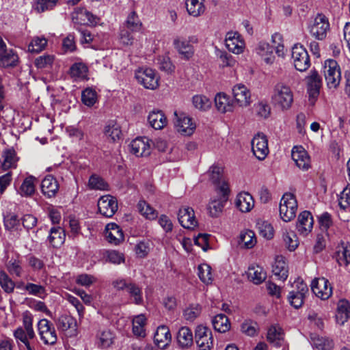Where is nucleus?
<instances>
[{"instance_id": "f257e3e1", "label": "nucleus", "mask_w": 350, "mask_h": 350, "mask_svg": "<svg viewBox=\"0 0 350 350\" xmlns=\"http://www.w3.org/2000/svg\"><path fill=\"white\" fill-rule=\"evenodd\" d=\"M271 102L275 107L281 111L288 110L293 103V93L290 87L277 83L271 94Z\"/></svg>"}, {"instance_id": "f03ea898", "label": "nucleus", "mask_w": 350, "mask_h": 350, "mask_svg": "<svg viewBox=\"0 0 350 350\" xmlns=\"http://www.w3.org/2000/svg\"><path fill=\"white\" fill-rule=\"evenodd\" d=\"M297 210V202L295 196L291 193L283 195L279 207L281 219L288 222L295 218Z\"/></svg>"}, {"instance_id": "7ed1b4c3", "label": "nucleus", "mask_w": 350, "mask_h": 350, "mask_svg": "<svg viewBox=\"0 0 350 350\" xmlns=\"http://www.w3.org/2000/svg\"><path fill=\"white\" fill-rule=\"evenodd\" d=\"M308 29L312 37L319 40H323L329 30L328 18L323 14H318L310 23Z\"/></svg>"}, {"instance_id": "20e7f679", "label": "nucleus", "mask_w": 350, "mask_h": 350, "mask_svg": "<svg viewBox=\"0 0 350 350\" xmlns=\"http://www.w3.org/2000/svg\"><path fill=\"white\" fill-rule=\"evenodd\" d=\"M323 72L327 85L329 88H336L340 83L341 73L336 61L327 59L323 66Z\"/></svg>"}, {"instance_id": "39448f33", "label": "nucleus", "mask_w": 350, "mask_h": 350, "mask_svg": "<svg viewBox=\"0 0 350 350\" xmlns=\"http://www.w3.org/2000/svg\"><path fill=\"white\" fill-rule=\"evenodd\" d=\"M194 338L199 350H211L213 347V333L206 326L197 325L195 329Z\"/></svg>"}, {"instance_id": "423d86ee", "label": "nucleus", "mask_w": 350, "mask_h": 350, "mask_svg": "<svg viewBox=\"0 0 350 350\" xmlns=\"http://www.w3.org/2000/svg\"><path fill=\"white\" fill-rule=\"evenodd\" d=\"M38 330L40 340L44 345H53L57 342V336L53 323L46 319L38 323Z\"/></svg>"}, {"instance_id": "0eeeda50", "label": "nucleus", "mask_w": 350, "mask_h": 350, "mask_svg": "<svg viewBox=\"0 0 350 350\" xmlns=\"http://www.w3.org/2000/svg\"><path fill=\"white\" fill-rule=\"evenodd\" d=\"M135 78L146 89L155 90L159 86V77L152 68H139L135 72Z\"/></svg>"}, {"instance_id": "6e6552de", "label": "nucleus", "mask_w": 350, "mask_h": 350, "mask_svg": "<svg viewBox=\"0 0 350 350\" xmlns=\"http://www.w3.org/2000/svg\"><path fill=\"white\" fill-rule=\"evenodd\" d=\"M291 57L295 68L299 71L304 72L310 66V60L308 51L301 44H295L292 48Z\"/></svg>"}, {"instance_id": "1a4fd4ad", "label": "nucleus", "mask_w": 350, "mask_h": 350, "mask_svg": "<svg viewBox=\"0 0 350 350\" xmlns=\"http://www.w3.org/2000/svg\"><path fill=\"white\" fill-rule=\"evenodd\" d=\"M310 286L312 293L322 300L328 299L332 295V286L325 278H314Z\"/></svg>"}, {"instance_id": "9d476101", "label": "nucleus", "mask_w": 350, "mask_h": 350, "mask_svg": "<svg viewBox=\"0 0 350 350\" xmlns=\"http://www.w3.org/2000/svg\"><path fill=\"white\" fill-rule=\"evenodd\" d=\"M296 288L289 292L288 300L295 308H300L303 304L306 294L308 292L307 284L303 281L295 282Z\"/></svg>"}, {"instance_id": "9b49d317", "label": "nucleus", "mask_w": 350, "mask_h": 350, "mask_svg": "<svg viewBox=\"0 0 350 350\" xmlns=\"http://www.w3.org/2000/svg\"><path fill=\"white\" fill-rule=\"evenodd\" d=\"M116 335L109 328L99 326L95 334V344L100 349H107L114 342Z\"/></svg>"}, {"instance_id": "f8f14e48", "label": "nucleus", "mask_w": 350, "mask_h": 350, "mask_svg": "<svg viewBox=\"0 0 350 350\" xmlns=\"http://www.w3.org/2000/svg\"><path fill=\"white\" fill-rule=\"evenodd\" d=\"M252 150L258 159H265L269 153L268 141L265 135L258 133L254 137L252 140Z\"/></svg>"}, {"instance_id": "ddd939ff", "label": "nucleus", "mask_w": 350, "mask_h": 350, "mask_svg": "<svg viewBox=\"0 0 350 350\" xmlns=\"http://www.w3.org/2000/svg\"><path fill=\"white\" fill-rule=\"evenodd\" d=\"M174 126L176 131L182 135H191L196 129V124L192 122L191 118L185 113L177 111L174 112Z\"/></svg>"}, {"instance_id": "4468645a", "label": "nucleus", "mask_w": 350, "mask_h": 350, "mask_svg": "<svg viewBox=\"0 0 350 350\" xmlns=\"http://www.w3.org/2000/svg\"><path fill=\"white\" fill-rule=\"evenodd\" d=\"M306 80L309 101L312 105H314L319 95L320 88L322 85L321 78L317 71L312 70L310 75L307 77Z\"/></svg>"}, {"instance_id": "2eb2a0df", "label": "nucleus", "mask_w": 350, "mask_h": 350, "mask_svg": "<svg viewBox=\"0 0 350 350\" xmlns=\"http://www.w3.org/2000/svg\"><path fill=\"white\" fill-rule=\"evenodd\" d=\"M98 208L102 215L111 217L118 210L117 200L111 195L103 196L98 201Z\"/></svg>"}, {"instance_id": "dca6fc26", "label": "nucleus", "mask_w": 350, "mask_h": 350, "mask_svg": "<svg viewBox=\"0 0 350 350\" xmlns=\"http://www.w3.org/2000/svg\"><path fill=\"white\" fill-rule=\"evenodd\" d=\"M130 152L137 157H146L150 154V141L147 137H137L130 145Z\"/></svg>"}, {"instance_id": "f3484780", "label": "nucleus", "mask_w": 350, "mask_h": 350, "mask_svg": "<svg viewBox=\"0 0 350 350\" xmlns=\"http://www.w3.org/2000/svg\"><path fill=\"white\" fill-rule=\"evenodd\" d=\"M18 60L17 54L12 50H8L6 45L0 37V66L14 67Z\"/></svg>"}, {"instance_id": "a211bd4d", "label": "nucleus", "mask_w": 350, "mask_h": 350, "mask_svg": "<svg viewBox=\"0 0 350 350\" xmlns=\"http://www.w3.org/2000/svg\"><path fill=\"white\" fill-rule=\"evenodd\" d=\"M291 156L296 165L302 170L310 167V158L307 151L302 146H295L292 149Z\"/></svg>"}, {"instance_id": "6ab92c4d", "label": "nucleus", "mask_w": 350, "mask_h": 350, "mask_svg": "<svg viewBox=\"0 0 350 350\" xmlns=\"http://www.w3.org/2000/svg\"><path fill=\"white\" fill-rule=\"evenodd\" d=\"M178 219L180 224L187 229H193L198 224L194 211L191 207H181L178 211Z\"/></svg>"}, {"instance_id": "aec40b11", "label": "nucleus", "mask_w": 350, "mask_h": 350, "mask_svg": "<svg viewBox=\"0 0 350 350\" xmlns=\"http://www.w3.org/2000/svg\"><path fill=\"white\" fill-rule=\"evenodd\" d=\"M232 94L235 102L240 107H247L251 103V94L247 88L241 83L235 85L232 88Z\"/></svg>"}, {"instance_id": "412c9836", "label": "nucleus", "mask_w": 350, "mask_h": 350, "mask_svg": "<svg viewBox=\"0 0 350 350\" xmlns=\"http://www.w3.org/2000/svg\"><path fill=\"white\" fill-rule=\"evenodd\" d=\"M225 42L227 49L233 53L240 54L243 52L245 44L239 33L228 32Z\"/></svg>"}, {"instance_id": "4be33fe9", "label": "nucleus", "mask_w": 350, "mask_h": 350, "mask_svg": "<svg viewBox=\"0 0 350 350\" xmlns=\"http://www.w3.org/2000/svg\"><path fill=\"white\" fill-rule=\"evenodd\" d=\"M19 158L16 155V151L10 148L3 150L0 159L1 167L6 171L10 169L16 168Z\"/></svg>"}, {"instance_id": "5701e85b", "label": "nucleus", "mask_w": 350, "mask_h": 350, "mask_svg": "<svg viewBox=\"0 0 350 350\" xmlns=\"http://www.w3.org/2000/svg\"><path fill=\"white\" fill-rule=\"evenodd\" d=\"M172 340V335L170 329L166 325H160L157 327L154 336V342L160 349H164Z\"/></svg>"}, {"instance_id": "b1692460", "label": "nucleus", "mask_w": 350, "mask_h": 350, "mask_svg": "<svg viewBox=\"0 0 350 350\" xmlns=\"http://www.w3.org/2000/svg\"><path fill=\"white\" fill-rule=\"evenodd\" d=\"M256 51L266 64L271 65L274 62L273 46L269 43L260 42L256 48Z\"/></svg>"}, {"instance_id": "393cba45", "label": "nucleus", "mask_w": 350, "mask_h": 350, "mask_svg": "<svg viewBox=\"0 0 350 350\" xmlns=\"http://www.w3.org/2000/svg\"><path fill=\"white\" fill-rule=\"evenodd\" d=\"M41 190L46 197H54L59 190V184L56 178L51 175L45 176L41 183Z\"/></svg>"}, {"instance_id": "a878e982", "label": "nucleus", "mask_w": 350, "mask_h": 350, "mask_svg": "<svg viewBox=\"0 0 350 350\" xmlns=\"http://www.w3.org/2000/svg\"><path fill=\"white\" fill-rule=\"evenodd\" d=\"M313 227V218L310 212L304 211L298 217L297 228L300 234L306 235Z\"/></svg>"}, {"instance_id": "bb28decb", "label": "nucleus", "mask_w": 350, "mask_h": 350, "mask_svg": "<svg viewBox=\"0 0 350 350\" xmlns=\"http://www.w3.org/2000/svg\"><path fill=\"white\" fill-rule=\"evenodd\" d=\"M105 230L106 237L109 243L118 245L124 240L123 232L116 224H108L106 226Z\"/></svg>"}, {"instance_id": "cd10ccee", "label": "nucleus", "mask_w": 350, "mask_h": 350, "mask_svg": "<svg viewBox=\"0 0 350 350\" xmlns=\"http://www.w3.org/2000/svg\"><path fill=\"white\" fill-rule=\"evenodd\" d=\"M237 207L243 213L250 211L254 206V200L248 192L239 193L236 199Z\"/></svg>"}, {"instance_id": "c85d7f7f", "label": "nucleus", "mask_w": 350, "mask_h": 350, "mask_svg": "<svg viewBox=\"0 0 350 350\" xmlns=\"http://www.w3.org/2000/svg\"><path fill=\"white\" fill-rule=\"evenodd\" d=\"M148 122L151 127L156 130L163 129L167 123V118L161 110H152L148 116Z\"/></svg>"}, {"instance_id": "c756f323", "label": "nucleus", "mask_w": 350, "mask_h": 350, "mask_svg": "<svg viewBox=\"0 0 350 350\" xmlns=\"http://www.w3.org/2000/svg\"><path fill=\"white\" fill-rule=\"evenodd\" d=\"M178 345L182 349H187L193 344V336L190 328L186 326L181 327L176 336Z\"/></svg>"}, {"instance_id": "7c9ffc66", "label": "nucleus", "mask_w": 350, "mask_h": 350, "mask_svg": "<svg viewBox=\"0 0 350 350\" xmlns=\"http://www.w3.org/2000/svg\"><path fill=\"white\" fill-rule=\"evenodd\" d=\"M272 271L278 279L284 281L288 278V267L282 256H277L272 265Z\"/></svg>"}, {"instance_id": "2f4dec72", "label": "nucleus", "mask_w": 350, "mask_h": 350, "mask_svg": "<svg viewBox=\"0 0 350 350\" xmlns=\"http://www.w3.org/2000/svg\"><path fill=\"white\" fill-rule=\"evenodd\" d=\"M65 239L66 233L62 228L57 226L50 229L48 240L53 247H60L64 243Z\"/></svg>"}, {"instance_id": "473e14b6", "label": "nucleus", "mask_w": 350, "mask_h": 350, "mask_svg": "<svg viewBox=\"0 0 350 350\" xmlns=\"http://www.w3.org/2000/svg\"><path fill=\"white\" fill-rule=\"evenodd\" d=\"M248 278L255 284H261L267 278L263 268L258 265H252L248 268Z\"/></svg>"}, {"instance_id": "72a5a7b5", "label": "nucleus", "mask_w": 350, "mask_h": 350, "mask_svg": "<svg viewBox=\"0 0 350 350\" xmlns=\"http://www.w3.org/2000/svg\"><path fill=\"white\" fill-rule=\"evenodd\" d=\"M284 332L280 326L273 325L270 326L267 331V339L275 346H280L281 341L283 340Z\"/></svg>"}, {"instance_id": "f704fd0d", "label": "nucleus", "mask_w": 350, "mask_h": 350, "mask_svg": "<svg viewBox=\"0 0 350 350\" xmlns=\"http://www.w3.org/2000/svg\"><path fill=\"white\" fill-rule=\"evenodd\" d=\"M336 260L340 266L350 265V244L341 243L336 252Z\"/></svg>"}, {"instance_id": "c9c22d12", "label": "nucleus", "mask_w": 350, "mask_h": 350, "mask_svg": "<svg viewBox=\"0 0 350 350\" xmlns=\"http://www.w3.org/2000/svg\"><path fill=\"white\" fill-rule=\"evenodd\" d=\"M311 342L319 350H332L334 347V340L328 337L314 335L311 336Z\"/></svg>"}, {"instance_id": "e433bc0d", "label": "nucleus", "mask_w": 350, "mask_h": 350, "mask_svg": "<svg viewBox=\"0 0 350 350\" xmlns=\"http://www.w3.org/2000/svg\"><path fill=\"white\" fill-rule=\"evenodd\" d=\"M212 324L215 330L220 333H225L230 328V321L224 314L215 315L212 319Z\"/></svg>"}, {"instance_id": "4c0bfd02", "label": "nucleus", "mask_w": 350, "mask_h": 350, "mask_svg": "<svg viewBox=\"0 0 350 350\" xmlns=\"http://www.w3.org/2000/svg\"><path fill=\"white\" fill-rule=\"evenodd\" d=\"M186 8L190 16L198 17L205 11L203 0H186Z\"/></svg>"}, {"instance_id": "58836bf2", "label": "nucleus", "mask_w": 350, "mask_h": 350, "mask_svg": "<svg viewBox=\"0 0 350 350\" xmlns=\"http://www.w3.org/2000/svg\"><path fill=\"white\" fill-rule=\"evenodd\" d=\"M146 318L144 314L135 316L133 319V333L137 337H145Z\"/></svg>"}, {"instance_id": "ea45409f", "label": "nucleus", "mask_w": 350, "mask_h": 350, "mask_svg": "<svg viewBox=\"0 0 350 350\" xmlns=\"http://www.w3.org/2000/svg\"><path fill=\"white\" fill-rule=\"evenodd\" d=\"M174 45L178 51L187 59H189L193 54V46L187 40L176 38L174 40Z\"/></svg>"}, {"instance_id": "a19ab883", "label": "nucleus", "mask_w": 350, "mask_h": 350, "mask_svg": "<svg viewBox=\"0 0 350 350\" xmlns=\"http://www.w3.org/2000/svg\"><path fill=\"white\" fill-rule=\"evenodd\" d=\"M137 208L140 214L148 219L153 220L157 217V211L145 200H139Z\"/></svg>"}, {"instance_id": "79ce46f5", "label": "nucleus", "mask_w": 350, "mask_h": 350, "mask_svg": "<svg viewBox=\"0 0 350 350\" xmlns=\"http://www.w3.org/2000/svg\"><path fill=\"white\" fill-rule=\"evenodd\" d=\"M129 295L131 302L135 305L144 304L142 289L137 284L133 282L126 291Z\"/></svg>"}, {"instance_id": "37998d69", "label": "nucleus", "mask_w": 350, "mask_h": 350, "mask_svg": "<svg viewBox=\"0 0 350 350\" xmlns=\"http://www.w3.org/2000/svg\"><path fill=\"white\" fill-rule=\"evenodd\" d=\"M241 332L250 337H254L258 333V323L251 319H245L240 325Z\"/></svg>"}, {"instance_id": "c03bdc74", "label": "nucleus", "mask_w": 350, "mask_h": 350, "mask_svg": "<svg viewBox=\"0 0 350 350\" xmlns=\"http://www.w3.org/2000/svg\"><path fill=\"white\" fill-rule=\"evenodd\" d=\"M55 324L59 331L64 332L70 329L72 325L75 326L76 321L72 317L63 314L56 319Z\"/></svg>"}, {"instance_id": "a18cd8bd", "label": "nucleus", "mask_w": 350, "mask_h": 350, "mask_svg": "<svg viewBox=\"0 0 350 350\" xmlns=\"http://www.w3.org/2000/svg\"><path fill=\"white\" fill-rule=\"evenodd\" d=\"M226 199L221 198L211 200L208 204V210L209 215L213 217H218L222 212Z\"/></svg>"}, {"instance_id": "49530a36", "label": "nucleus", "mask_w": 350, "mask_h": 350, "mask_svg": "<svg viewBox=\"0 0 350 350\" xmlns=\"http://www.w3.org/2000/svg\"><path fill=\"white\" fill-rule=\"evenodd\" d=\"M215 107L221 113L232 111V106L230 105L228 98L221 93L217 94L215 97Z\"/></svg>"}, {"instance_id": "de8ad7c7", "label": "nucleus", "mask_w": 350, "mask_h": 350, "mask_svg": "<svg viewBox=\"0 0 350 350\" xmlns=\"http://www.w3.org/2000/svg\"><path fill=\"white\" fill-rule=\"evenodd\" d=\"M88 67L81 62L75 63L70 68V75L77 79H84L87 77Z\"/></svg>"}, {"instance_id": "09e8293b", "label": "nucleus", "mask_w": 350, "mask_h": 350, "mask_svg": "<svg viewBox=\"0 0 350 350\" xmlns=\"http://www.w3.org/2000/svg\"><path fill=\"white\" fill-rule=\"evenodd\" d=\"M256 243V238L252 230L241 232L239 237V244H242L246 248H252Z\"/></svg>"}, {"instance_id": "8fccbe9b", "label": "nucleus", "mask_w": 350, "mask_h": 350, "mask_svg": "<svg viewBox=\"0 0 350 350\" xmlns=\"http://www.w3.org/2000/svg\"><path fill=\"white\" fill-rule=\"evenodd\" d=\"M35 178L32 176H29L25 178L23 180L20 189L19 193L22 196H30L35 192L34 180Z\"/></svg>"}, {"instance_id": "3c124183", "label": "nucleus", "mask_w": 350, "mask_h": 350, "mask_svg": "<svg viewBox=\"0 0 350 350\" xmlns=\"http://www.w3.org/2000/svg\"><path fill=\"white\" fill-rule=\"evenodd\" d=\"M198 276L200 280L206 284H211L213 282V276L211 267L206 263L201 264L198 267Z\"/></svg>"}, {"instance_id": "603ef678", "label": "nucleus", "mask_w": 350, "mask_h": 350, "mask_svg": "<svg viewBox=\"0 0 350 350\" xmlns=\"http://www.w3.org/2000/svg\"><path fill=\"white\" fill-rule=\"evenodd\" d=\"M0 286L6 293H12L15 287L14 282L3 270L0 271Z\"/></svg>"}, {"instance_id": "864d4df0", "label": "nucleus", "mask_w": 350, "mask_h": 350, "mask_svg": "<svg viewBox=\"0 0 350 350\" xmlns=\"http://www.w3.org/2000/svg\"><path fill=\"white\" fill-rule=\"evenodd\" d=\"M107 137L111 139L112 141L116 142L118 140L122 135L120 126L116 123H109L106 127L105 131Z\"/></svg>"}, {"instance_id": "5fc2aeb1", "label": "nucleus", "mask_w": 350, "mask_h": 350, "mask_svg": "<svg viewBox=\"0 0 350 350\" xmlns=\"http://www.w3.org/2000/svg\"><path fill=\"white\" fill-rule=\"evenodd\" d=\"M201 310L199 304H191L184 310V318L188 321H193L200 314Z\"/></svg>"}, {"instance_id": "6e6d98bb", "label": "nucleus", "mask_w": 350, "mask_h": 350, "mask_svg": "<svg viewBox=\"0 0 350 350\" xmlns=\"http://www.w3.org/2000/svg\"><path fill=\"white\" fill-rule=\"evenodd\" d=\"M193 106L200 110H207L211 106V100L203 95H196L193 97Z\"/></svg>"}, {"instance_id": "4d7b16f0", "label": "nucleus", "mask_w": 350, "mask_h": 350, "mask_svg": "<svg viewBox=\"0 0 350 350\" xmlns=\"http://www.w3.org/2000/svg\"><path fill=\"white\" fill-rule=\"evenodd\" d=\"M81 100L84 105L92 107L97 100L96 92L92 88H86L82 92Z\"/></svg>"}, {"instance_id": "13d9d810", "label": "nucleus", "mask_w": 350, "mask_h": 350, "mask_svg": "<svg viewBox=\"0 0 350 350\" xmlns=\"http://www.w3.org/2000/svg\"><path fill=\"white\" fill-rule=\"evenodd\" d=\"M47 40L44 38H34L28 46V51L31 53H39L46 46Z\"/></svg>"}, {"instance_id": "bf43d9fd", "label": "nucleus", "mask_w": 350, "mask_h": 350, "mask_svg": "<svg viewBox=\"0 0 350 350\" xmlns=\"http://www.w3.org/2000/svg\"><path fill=\"white\" fill-rule=\"evenodd\" d=\"M126 26L128 29L133 31H138L141 29L142 23L135 12H132L127 18Z\"/></svg>"}, {"instance_id": "052dcab7", "label": "nucleus", "mask_w": 350, "mask_h": 350, "mask_svg": "<svg viewBox=\"0 0 350 350\" xmlns=\"http://www.w3.org/2000/svg\"><path fill=\"white\" fill-rule=\"evenodd\" d=\"M89 186L94 189L107 190V183L100 176L92 175L89 179Z\"/></svg>"}, {"instance_id": "680f3d73", "label": "nucleus", "mask_w": 350, "mask_h": 350, "mask_svg": "<svg viewBox=\"0 0 350 350\" xmlns=\"http://www.w3.org/2000/svg\"><path fill=\"white\" fill-rule=\"evenodd\" d=\"M25 289L29 295L39 297H43V295L46 294V289L44 286L33 283H27L25 286Z\"/></svg>"}, {"instance_id": "e2e57ef3", "label": "nucleus", "mask_w": 350, "mask_h": 350, "mask_svg": "<svg viewBox=\"0 0 350 350\" xmlns=\"http://www.w3.org/2000/svg\"><path fill=\"white\" fill-rule=\"evenodd\" d=\"M133 282L130 278H118L113 280L111 285L118 291H128Z\"/></svg>"}, {"instance_id": "0e129e2a", "label": "nucleus", "mask_w": 350, "mask_h": 350, "mask_svg": "<svg viewBox=\"0 0 350 350\" xmlns=\"http://www.w3.org/2000/svg\"><path fill=\"white\" fill-rule=\"evenodd\" d=\"M259 233L267 239H271L273 237V228L267 221H262L258 224Z\"/></svg>"}, {"instance_id": "69168bd1", "label": "nucleus", "mask_w": 350, "mask_h": 350, "mask_svg": "<svg viewBox=\"0 0 350 350\" xmlns=\"http://www.w3.org/2000/svg\"><path fill=\"white\" fill-rule=\"evenodd\" d=\"M81 19L83 21V24L87 25H96L99 21V18L94 15L90 12L86 10H82L79 13Z\"/></svg>"}, {"instance_id": "338daca9", "label": "nucleus", "mask_w": 350, "mask_h": 350, "mask_svg": "<svg viewBox=\"0 0 350 350\" xmlns=\"http://www.w3.org/2000/svg\"><path fill=\"white\" fill-rule=\"evenodd\" d=\"M283 239L286 245L290 251H293L297 247V238L293 232L284 234Z\"/></svg>"}, {"instance_id": "774afa93", "label": "nucleus", "mask_w": 350, "mask_h": 350, "mask_svg": "<svg viewBox=\"0 0 350 350\" xmlns=\"http://www.w3.org/2000/svg\"><path fill=\"white\" fill-rule=\"evenodd\" d=\"M7 269L12 275H15L17 277H21L22 275L23 268L19 260L16 259L10 260L7 264Z\"/></svg>"}]
</instances>
